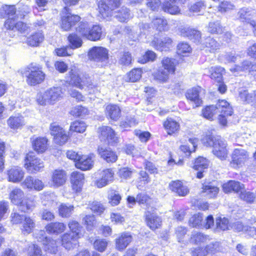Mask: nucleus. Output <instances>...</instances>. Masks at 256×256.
<instances>
[{"mask_svg": "<svg viewBox=\"0 0 256 256\" xmlns=\"http://www.w3.org/2000/svg\"><path fill=\"white\" fill-rule=\"evenodd\" d=\"M62 97V88L60 86L52 87L37 94L36 101L38 103L42 106L47 104H54L60 100Z\"/></svg>", "mask_w": 256, "mask_h": 256, "instance_id": "f257e3e1", "label": "nucleus"}, {"mask_svg": "<svg viewBox=\"0 0 256 256\" xmlns=\"http://www.w3.org/2000/svg\"><path fill=\"white\" fill-rule=\"evenodd\" d=\"M70 84L80 89H82L84 86L88 88L92 89L96 86L84 75L80 74L76 70H72L70 72Z\"/></svg>", "mask_w": 256, "mask_h": 256, "instance_id": "f03ea898", "label": "nucleus"}, {"mask_svg": "<svg viewBox=\"0 0 256 256\" xmlns=\"http://www.w3.org/2000/svg\"><path fill=\"white\" fill-rule=\"evenodd\" d=\"M237 16L241 22L250 24L252 26L254 34L256 36V22L253 20L256 16V9L242 8L239 10Z\"/></svg>", "mask_w": 256, "mask_h": 256, "instance_id": "7ed1b4c3", "label": "nucleus"}, {"mask_svg": "<svg viewBox=\"0 0 256 256\" xmlns=\"http://www.w3.org/2000/svg\"><path fill=\"white\" fill-rule=\"evenodd\" d=\"M121 0H102L99 2V12L106 18L111 16L112 11L120 4Z\"/></svg>", "mask_w": 256, "mask_h": 256, "instance_id": "20e7f679", "label": "nucleus"}, {"mask_svg": "<svg viewBox=\"0 0 256 256\" xmlns=\"http://www.w3.org/2000/svg\"><path fill=\"white\" fill-rule=\"evenodd\" d=\"M29 74L27 76L26 82L30 85H36L42 82L45 78V74L42 68L36 65L31 64L29 68Z\"/></svg>", "mask_w": 256, "mask_h": 256, "instance_id": "39448f33", "label": "nucleus"}, {"mask_svg": "<svg viewBox=\"0 0 256 256\" xmlns=\"http://www.w3.org/2000/svg\"><path fill=\"white\" fill-rule=\"evenodd\" d=\"M249 158V154L245 150L235 148L232 154L231 166L237 168L242 166Z\"/></svg>", "mask_w": 256, "mask_h": 256, "instance_id": "423d86ee", "label": "nucleus"}, {"mask_svg": "<svg viewBox=\"0 0 256 256\" xmlns=\"http://www.w3.org/2000/svg\"><path fill=\"white\" fill-rule=\"evenodd\" d=\"M24 167L30 173H36L44 167L43 162L34 156L32 153L28 154L24 160Z\"/></svg>", "mask_w": 256, "mask_h": 256, "instance_id": "0eeeda50", "label": "nucleus"}, {"mask_svg": "<svg viewBox=\"0 0 256 256\" xmlns=\"http://www.w3.org/2000/svg\"><path fill=\"white\" fill-rule=\"evenodd\" d=\"M99 177L94 182L95 186L102 188L112 183L114 180V171L112 168H106L98 172Z\"/></svg>", "mask_w": 256, "mask_h": 256, "instance_id": "6e6552de", "label": "nucleus"}, {"mask_svg": "<svg viewBox=\"0 0 256 256\" xmlns=\"http://www.w3.org/2000/svg\"><path fill=\"white\" fill-rule=\"evenodd\" d=\"M50 134L54 136V140L56 144L62 145L65 144L68 138V136L66 132L56 123H52L50 128Z\"/></svg>", "mask_w": 256, "mask_h": 256, "instance_id": "1a4fd4ad", "label": "nucleus"}, {"mask_svg": "<svg viewBox=\"0 0 256 256\" xmlns=\"http://www.w3.org/2000/svg\"><path fill=\"white\" fill-rule=\"evenodd\" d=\"M18 16L8 18L4 23V28L6 30H18L22 34H25L28 29L26 24L19 21Z\"/></svg>", "mask_w": 256, "mask_h": 256, "instance_id": "9d476101", "label": "nucleus"}, {"mask_svg": "<svg viewBox=\"0 0 256 256\" xmlns=\"http://www.w3.org/2000/svg\"><path fill=\"white\" fill-rule=\"evenodd\" d=\"M100 138L110 144H114L118 142V137L116 136L115 132L108 126H102L98 128Z\"/></svg>", "mask_w": 256, "mask_h": 256, "instance_id": "9b49d317", "label": "nucleus"}, {"mask_svg": "<svg viewBox=\"0 0 256 256\" xmlns=\"http://www.w3.org/2000/svg\"><path fill=\"white\" fill-rule=\"evenodd\" d=\"M88 56L95 61L102 62V66L108 62V50L102 47L93 48L90 50Z\"/></svg>", "mask_w": 256, "mask_h": 256, "instance_id": "f8f14e48", "label": "nucleus"}, {"mask_svg": "<svg viewBox=\"0 0 256 256\" xmlns=\"http://www.w3.org/2000/svg\"><path fill=\"white\" fill-rule=\"evenodd\" d=\"M34 236L38 241L42 242L44 245L46 246V250L48 251V253L52 254L56 253L57 248L55 242L51 240L46 236L44 230H40L37 233H36Z\"/></svg>", "mask_w": 256, "mask_h": 256, "instance_id": "ddd939ff", "label": "nucleus"}, {"mask_svg": "<svg viewBox=\"0 0 256 256\" xmlns=\"http://www.w3.org/2000/svg\"><path fill=\"white\" fill-rule=\"evenodd\" d=\"M226 146V142L220 138L219 140H216V144L214 145L213 154L221 160H226L228 154Z\"/></svg>", "mask_w": 256, "mask_h": 256, "instance_id": "4468645a", "label": "nucleus"}, {"mask_svg": "<svg viewBox=\"0 0 256 256\" xmlns=\"http://www.w3.org/2000/svg\"><path fill=\"white\" fill-rule=\"evenodd\" d=\"M72 188L76 192H80L84 181V174L79 172H74L70 174Z\"/></svg>", "mask_w": 256, "mask_h": 256, "instance_id": "2eb2a0df", "label": "nucleus"}, {"mask_svg": "<svg viewBox=\"0 0 256 256\" xmlns=\"http://www.w3.org/2000/svg\"><path fill=\"white\" fill-rule=\"evenodd\" d=\"M66 180V174L63 170H56L52 174L51 185L59 187L64 184Z\"/></svg>", "mask_w": 256, "mask_h": 256, "instance_id": "dca6fc26", "label": "nucleus"}, {"mask_svg": "<svg viewBox=\"0 0 256 256\" xmlns=\"http://www.w3.org/2000/svg\"><path fill=\"white\" fill-rule=\"evenodd\" d=\"M8 180L14 183H18L24 177V172L20 167L14 166L7 172Z\"/></svg>", "mask_w": 256, "mask_h": 256, "instance_id": "f3484780", "label": "nucleus"}, {"mask_svg": "<svg viewBox=\"0 0 256 256\" xmlns=\"http://www.w3.org/2000/svg\"><path fill=\"white\" fill-rule=\"evenodd\" d=\"M180 34L181 36L186 37L196 43H198L201 39V32L189 27L181 28Z\"/></svg>", "mask_w": 256, "mask_h": 256, "instance_id": "a211bd4d", "label": "nucleus"}, {"mask_svg": "<svg viewBox=\"0 0 256 256\" xmlns=\"http://www.w3.org/2000/svg\"><path fill=\"white\" fill-rule=\"evenodd\" d=\"M202 90V88L199 86L193 88L188 90L186 94V98L195 104L194 107L198 106L202 102V100L200 98V92Z\"/></svg>", "mask_w": 256, "mask_h": 256, "instance_id": "6ab92c4d", "label": "nucleus"}, {"mask_svg": "<svg viewBox=\"0 0 256 256\" xmlns=\"http://www.w3.org/2000/svg\"><path fill=\"white\" fill-rule=\"evenodd\" d=\"M78 239L74 234H64L62 236V246L68 250L74 248L78 244Z\"/></svg>", "mask_w": 256, "mask_h": 256, "instance_id": "aec40b11", "label": "nucleus"}, {"mask_svg": "<svg viewBox=\"0 0 256 256\" xmlns=\"http://www.w3.org/2000/svg\"><path fill=\"white\" fill-rule=\"evenodd\" d=\"M210 77L216 82H222L223 80V75L226 70L224 68L220 66H212L206 69Z\"/></svg>", "mask_w": 256, "mask_h": 256, "instance_id": "412c9836", "label": "nucleus"}, {"mask_svg": "<svg viewBox=\"0 0 256 256\" xmlns=\"http://www.w3.org/2000/svg\"><path fill=\"white\" fill-rule=\"evenodd\" d=\"M78 15H72L68 12L66 16H62V28L64 30H68L74 26L76 22L80 20Z\"/></svg>", "mask_w": 256, "mask_h": 256, "instance_id": "4be33fe9", "label": "nucleus"}, {"mask_svg": "<svg viewBox=\"0 0 256 256\" xmlns=\"http://www.w3.org/2000/svg\"><path fill=\"white\" fill-rule=\"evenodd\" d=\"M202 193L208 198H215L219 192L218 188L213 182H206L202 184Z\"/></svg>", "mask_w": 256, "mask_h": 256, "instance_id": "5701e85b", "label": "nucleus"}, {"mask_svg": "<svg viewBox=\"0 0 256 256\" xmlns=\"http://www.w3.org/2000/svg\"><path fill=\"white\" fill-rule=\"evenodd\" d=\"M98 151L100 156L107 162H114L118 159L116 153L110 148L99 146Z\"/></svg>", "mask_w": 256, "mask_h": 256, "instance_id": "b1692460", "label": "nucleus"}, {"mask_svg": "<svg viewBox=\"0 0 256 256\" xmlns=\"http://www.w3.org/2000/svg\"><path fill=\"white\" fill-rule=\"evenodd\" d=\"M75 165L78 168L82 170H89L94 166V160L92 156H80Z\"/></svg>", "mask_w": 256, "mask_h": 256, "instance_id": "393cba45", "label": "nucleus"}, {"mask_svg": "<svg viewBox=\"0 0 256 256\" xmlns=\"http://www.w3.org/2000/svg\"><path fill=\"white\" fill-rule=\"evenodd\" d=\"M169 186L172 191L176 193L179 196H186L189 192L188 187L184 186L182 182L180 180L172 182L170 184Z\"/></svg>", "mask_w": 256, "mask_h": 256, "instance_id": "a878e982", "label": "nucleus"}, {"mask_svg": "<svg viewBox=\"0 0 256 256\" xmlns=\"http://www.w3.org/2000/svg\"><path fill=\"white\" fill-rule=\"evenodd\" d=\"M150 45L160 51H166L172 47V40L169 38H165L160 40H154Z\"/></svg>", "mask_w": 256, "mask_h": 256, "instance_id": "bb28decb", "label": "nucleus"}, {"mask_svg": "<svg viewBox=\"0 0 256 256\" xmlns=\"http://www.w3.org/2000/svg\"><path fill=\"white\" fill-rule=\"evenodd\" d=\"M8 125L12 129L21 128L25 124L24 117L20 114H16L10 116L7 120Z\"/></svg>", "mask_w": 256, "mask_h": 256, "instance_id": "cd10ccee", "label": "nucleus"}, {"mask_svg": "<svg viewBox=\"0 0 256 256\" xmlns=\"http://www.w3.org/2000/svg\"><path fill=\"white\" fill-rule=\"evenodd\" d=\"M146 221L148 226L152 230L158 228L161 224V218L155 214H151L150 212L146 213Z\"/></svg>", "mask_w": 256, "mask_h": 256, "instance_id": "c85d7f7f", "label": "nucleus"}, {"mask_svg": "<svg viewBox=\"0 0 256 256\" xmlns=\"http://www.w3.org/2000/svg\"><path fill=\"white\" fill-rule=\"evenodd\" d=\"M178 2H180L178 0H170L162 4V10L165 12L172 14H177L180 12V8L178 6Z\"/></svg>", "mask_w": 256, "mask_h": 256, "instance_id": "c756f323", "label": "nucleus"}, {"mask_svg": "<svg viewBox=\"0 0 256 256\" xmlns=\"http://www.w3.org/2000/svg\"><path fill=\"white\" fill-rule=\"evenodd\" d=\"M132 238L128 233H122L116 240V248L122 250H124L131 242Z\"/></svg>", "mask_w": 256, "mask_h": 256, "instance_id": "7c9ffc66", "label": "nucleus"}, {"mask_svg": "<svg viewBox=\"0 0 256 256\" xmlns=\"http://www.w3.org/2000/svg\"><path fill=\"white\" fill-rule=\"evenodd\" d=\"M106 116L114 120H117L120 116L121 110L116 104H110L106 108Z\"/></svg>", "mask_w": 256, "mask_h": 256, "instance_id": "2f4dec72", "label": "nucleus"}, {"mask_svg": "<svg viewBox=\"0 0 256 256\" xmlns=\"http://www.w3.org/2000/svg\"><path fill=\"white\" fill-rule=\"evenodd\" d=\"M9 198L12 204L20 206L24 198V193L20 188H16L10 193Z\"/></svg>", "mask_w": 256, "mask_h": 256, "instance_id": "473e14b6", "label": "nucleus"}, {"mask_svg": "<svg viewBox=\"0 0 256 256\" xmlns=\"http://www.w3.org/2000/svg\"><path fill=\"white\" fill-rule=\"evenodd\" d=\"M188 143L182 145L180 150L186 156H190V154L195 151L197 146L198 139L196 138H190L188 140Z\"/></svg>", "mask_w": 256, "mask_h": 256, "instance_id": "72a5a7b5", "label": "nucleus"}, {"mask_svg": "<svg viewBox=\"0 0 256 256\" xmlns=\"http://www.w3.org/2000/svg\"><path fill=\"white\" fill-rule=\"evenodd\" d=\"M244 188V184L238 182L230 180L224 184L222 186V189L224 192L228 193L234 192L238 193L240 190Z\"/></svg>", "mask_w": 256, "mask_h": 256, "instance_id": "f704fd0d", "label": "nucleus"}, {"mask_svg": "<svg viewBox=\"0 0 256 256\" xmlns=\"http://www.w3.org/2000/svg\"><path fill=\"white\" fill-rule=\"evenodd\" d=\"M202 44L210 52H216L220 48L221 45L214 38L208 37L206 38Z\"/></svg>", "mask_w": 256, "mask_h": 256, "instance_id": "c9c22d12", "label": "nucleus"}, {"mask_svg": "<svg viewBox=\"0 0 256 256\" xmlns=\"http://www.w3.org/2000/svg\"><path fill=\"white\" fill-rule=\"evenodd\" d=\"M66 225L62 222H56L48 224L46 226V230L49 234H58L66 229Z\"/></svg>", "mask_w": 256, "mask_h": 256, "instance_id": "e433bc0d", "label": "nucleus"}, {"mask_svg": "<svg viewBox=\"0 0 256 256\" xmlns=\"http://www.w3.org/2000/svg\"><path fill=\"white\" fill-rule=\"evenodd\" d=\"M34 150L38 153H42L48 147V140L44 137H38L32 142Z\"/></svg>", "mask_w": 256, "mask_h": 256, "instance_id": "4c0bfd02", "label": "nucleus"}, {"mask_svg": "<svg viewBox=\"0 0 256 256\" xmlns=\"http://www.w3.org/2000/svg\"><path fill=\"white\" fill-rule=\"evenodd\" d=\"M22 232L24 234L31 233L35 227L34 220L29 216H26L22 223Z\"/></svg>", "mask_w": 256, "mask_h": 256, "instance_id": "58836bf2", "label": "nucleus"}, {"mask_svg": "<svg viewBox=\"0 0 256 256\" xmlns=\"http://www.w3.org/2000/svg\"><path fill=\"white\" fill-rule=\"evenodd\" d=\"M87 39L96 41L100 39L102 35V28L99 25H93L90 27Z\"/></svg>", "mask_w": 256, "mask_h": 256, "instance_id": "ea45409f", "label": "nucleus"}, {"mask_svg": "<svg viewBox=\"0 0 256 256\" xmlns=\"http://www.w3.org/2000/svg\"><path fill=\"white\" fill-rule=\"evenodd\" d=\"M164 126L169 134L176 132L180 128L178 122L172 118H167L164 122Z\"/></svg>", "mask_w": 256, "mask_h": 256, "instance_id": "a19ab883", "label": "nucleus"}, {"mask_svg": "<svg viewBox=\"0 0 256 256\" xmlns=\"http://www.w3.org/2000/svg\"><path fill=\"white\" fill-rule=\"evenodd\" d=\"M16 14V8L14 5H4L0 8V16L1 18H8L18 16Z\"/></svg>", "mask_w": 256, "mask_h": 256, "instance_id": "79ce46f5", "label": "nucleus"}, {"mask_svg": "<svg viewBox=\"0 0 256 256\" xmlns=\"http://www.w3.org/2000/svg\"><path fill=\"white\" fill-rule=\"evenodd\" d=\"M215 106L220 113H224L226 115H232L233 113L232 108L229 106V104L225 100H218Z\"/></svg>", "mask_w": 256, "mask_h": 256, "instance_id": "37998d69", "label": "nucleus"}, {"mask_svg": "<svg viewBox=\"0 0 256 256\" xmlns=\"http://www.w3.org/2000/svg\"><path fill=\"white\" fill-rule=\"evenodd\" d=\"M36 202L33 197L24 198L22 204L20 206V209L24 212H28L35 208Z\"/></svg>", "mask_w": 256, "mask_h": 256, "instance_id": "c03bdc74", "label": "nucleus"}, {"mask_svg": "<svg viewBox=\"0 0 256 256\" xmlns=\"http://www.w3.org/2000/svg\"><path fill=\"white\" fill-rule=\"evenodd\" d=\"M44 35L41 32H36L27 38L26 43L32 46H37L44 40Z\"/></svg>", "mask_w": 256, "mask_h": 256, "instance_id": "a18cd8bd", "label": "nucleus"}, {"mask_svg": "<svg viewBox=\"0 0 256 256\" xmlns=\"http://www.w3.org/2000/svg\"><path fill=\"white\" fill-rule=\"evenodd\" d=\"M114 16L121 22H124L131 17L130 10L126 7H122L118 12H114Z\"/></svg>", "mask_w": 256, "mask_h": 256, "instance_id": "49530a36", "label": "nucleus"}, {"mask_svg": "<svg viewBox=\"0 0 256 256\" xmlns=\"http://www.w3.org/2000/svg\"><path fill=\"white\" fill-rule=\"evenodd\" d=\"M154 27L158 30L166 31L168 29L167 20L163 17H156L152 20Z\"/></svg>", "mask_w": 256, "mask_h": 256, "instance_id": "de8ad7c7", "label": "nucleus"}, {"mask_svg": "<svg viewBox=\"0 0 256 256\" xmlns=\"http://www.w3.org/2000/svg\"><path fill=\"white\" fill-rule=\"evenodd\" d=\"M74 206L66 204H62L58 208L59 214L63 218L70 217L74 211Z\"/></svg>", "mask_w": 256, "mask_h": 256, "instance_id": "09e8293b", "label": "nucleus"}, {"mask_svg": "<svg viewBox=\"0 0 256 256\" xmlns=\"http://www.w3.org/2000/svg\"><path fill=\"white\" fill-rule=\"evenodd\" d=\"M174 60L168 58H164L162 61L163 70L170 74H172L175 71Z\"/></svg>", "mask_w": 256, "mask_h": 256, "instance_id": "8fccbe9b", "label": "nucleus"}, {"mask_svg": "<svg viewBox=\"0 0 256 256\" xmlns=\"http://www.w3.org/2000/svg\"><path fill=\"white\" fill-rule=\"evenodd\" d=\"M239 194L240 198L248 203H252L256 198L254 194L249 191H246L244 187L242 190H240Z\"/></svg>", "mask_w": 256, "mask_h": 256, "instance_id": "3c124183", "label": "nucleus"}, {"mask_svg": "<svg viewBox=\"0 0 256 256\" xmlns=\"http://www.w3.org/2000/svg\"><path fill=\"white\" fill-rule=\"evenodd\" d=\"M141 76V70L140 68H134L126 74L125 80L126 82H135L140 80Z\"/></svg>", "mask_w": 256, "mask_h": 256, "instance_id": "603ef678", "label": "nucleus"}, {"mask_svg": "<svg viewBox=\"0 0 256 256\" xmlns=\"http://www.w3.org/2000/svg\"><path fill=\"white\" fill-rule=\"evenodd\" d=\"M209 240L208 236L198 232H193L191 236L192 242L196 244L206 242Z\"/></svg>", "mask_w": 256, "mask_h": 256, "instance_id": "864d4df0", "label": "nucleus"}, {"mask_svg": "<svg viewBox=\"0 0 256 256\" xmlns=\"http://www.w3.org/2000/svg\"><path fill=\"white\" fill-rule=\"evenodd\" d=\"M138 26L136 24L132 26H127L125 28L124 32L128 34L130 38H133L134 40H135L140 34V32L138 30Z\"/></svg>", "mask_w": 256, "mask_h": 256, "instance_id": "5fc2aeb1", "label": "nucleus"}, {"mask_svg": "<svg viewBox=\"0 0 256 256\" xmlns=\"http://www.w3.org/2000/svg\"><path fill=\"white\" fill-rule=\"evenodd\" d=\"M220 113L215 106L212 105L206 106L202 110L204 117L208 120H212L213 116Z\"/></svg>", "mask_w": 256, "mask_h": 256, "instance_id": "6e6d98bb", "label": "nucleus"}, {"mask_svg": "<svg viewBox=\"0 0 256 256\" xmlns=\"http://www.w3.org/2000/svg\"><path fill=\"white\" fill-rule=\"evenodd\" d=\"M230 226L232 230L237 232H246L250 228L248 225L244 224L240 220H236L232 222Z\"/></svg>", "mask_w": 256, "mask_h": 256, "instance_id": "4d7b16f0", "label": "nucleus"}, {"mask_svg": "<svg viewBox=\"0 0 256 256\" xmlns=\"http://www.w3.org/2000/svg\"><path fill=\"white\" fill-rule=\"evenodd\" d=\"M132 60L131 54L128 52H122L119 54L118 63L123 66H128Z\"/></svg>", "mask_w": 256, "mask_h": 256, "instance_id": "13d9d810", "label": "nucleus"}, {"mask_svg": "<svg viewBox=\"0 0 256 256\" xmlns=\"http://www.w3.org/2000/svg\"><path fill=\"white\" fill-rule=\"evenodd\" d=\"M168 72L164 70L162 68H160L154 74V78L161 82H166L169 78Z\"/></svg>", "mask_w": 256, "mask_h": 256, "instance_id": "bf43d9fd", "label": "nucleus"}, {"mask_svg": "<svg viewBox=\"0 0 256 256\" xmlns=\"http://www.w3.org/2000/svg\"><path fill=\"white\" fill-rule=\"evenodd\" d=\"M68 40L70 44V47L74 49L80 47L82 45V40L80 38L75 34H70Z\"/></svg>", "mask_w": 256, "mask_h": 256, "instance_id": "052dcab7", "label": "nucleus"}, {"mask_svg": "<svg viewBox=\"0 0 256 256\" xmlns=\"http://www.w3.org/2000/svg\"><path fill=\"white\" fill-rule=\"evenodd\" d=\"M255 92H249L248 90H242L239 92V96L240 100L244 102L250 104L254 96Z\"/></svg>", "mask_w": 256, "mask_h": 256, "instance_id": "680f3d73", "label": "nucleus"}, {"mask_svg": "<svg viewBox=\"0 0 256 256\" xmlns=\"http://www.w3.org/2000/svg\"><path fill=\"white\" fill-rule=\"evenodd\" d=\"M208 160L203 157L200 156L196 160L193 168L196 170H204L208 168Z\"/></svg>", "mask_w": 256, "mask_h": 256, "instance_id": "e2e57ef3", "label": "nucleus"}, {"mask_svg": "<svg viewBox=\"0 0 256 256\" xmlns=\"http://www.w3.org/2000/svg\"><path fill=\"white\" fill-rule=\"evenodd\" d=\"M70 114L72 116L76 117H83L88 114V110L85 107L82 106H78L72 108V109L70 111Z\"/></svg>", "mask_w": 256, "mask_h": 256, "instance_id": "0e129e2a", "label": "nucleus"}, {"mask_svg": "<svg viewBox=\"0 0 256 256\" xmlns=\"http://www.w3.org/2000/svg\"><path fill=\"white\" fill-rule=\"evenodd\" d=\"M86 128V123L82 121H75L70 126L71 130L80 133L84 132Z\"/></svg>", "mask_w": 256, "mask_h": 256, "instance_id": "69168bd1", "label": "nucleus"}, {"mask_svg": "<svg viewBox=\"0 0 256 256\" xmlns=\"http://www.w3.org/2000/svg\"><path fill=\"white\" fill-rule=\"evenodd\" d=\"M90 26L87 22L80 23L76 28V32L80 33L82 36L87 38Z\"/></svg>", "mask_w": 256, "mask_h": 256, "instance_id": "338daca9", "label": "nucleus"}, {"mask_svg": "<svg viewBox=\"0 0 256 256\" xmlns=\"http://www.w3.org/2000/svg\"><path fill=\"white\" fill-rule=\"evenodd\" d=\"M208 32L212 34H220L222 32V28L218 22H210L208 24Z\"/></svg>", "mask_w": 256, "mask_h": 256, "instance_id": "774afa93", "label": "nucleus"}]
</instances>
